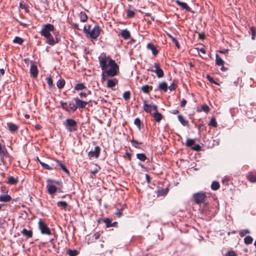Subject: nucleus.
I'll use <instances>...</instances> for the list:
<instances>
[{"instance_id": "nucleus-1", "label": "nucleus", "mask_w": 256, "mask_h": 256, "mask_svg": "<svg viewBox=\"0 0 256 256\" xmlns=\"http://www.w3.org/2000/svg\"><path fill=\"white\" fill-rule=\"evenodd\" d=\"M108 65L110 66V68L106 71L102 72V79L104 80V73L106 74V76L110 77H113L118 74L119 72V66L115 62V61L112 59H110L108 62Z\"/></svg>"}, {"instance_id": "nucleus-2", "label": "nucleus", "mask_w": 256, "mask_h": 256, "mask_svg": "<svg viewBox=\"0 0 256 256\" xmlns=\"http://www.w3.org/2000/svg\"><path fill=\"white\" fill-rule=\"evenodd\" d=\"M64 125L70 132H75L78 130L76 122L73 119L67 118L64 123Z\"/></svg>"}, {"instance_id": "nucleus-3", "label": "nucleus", "mask_w": 256, "mask_h": 256, "mask_svg": "<svg viewBox=\"0 0 256 256\" xmlns=\"http://www.w3.org/2000/svg\"><path fill=\"white\" fill-rule=\"evenodd\" d=\"M192 198L196 204H200L206 201V196L204 192H198L193 194Z\"/></svg>"}, {"instance_id": "nucleus-4", "label": "nucleus", "mask_w": 256, "mask_h": 256, "mask_svg": "<svg viewBox=\"0 0 256 256\" xmlns=\"http://www.w3.org/2000/svg\"><path fill=\"white\" fill-rule=\"evenodd\" d=\"M54 27L53 24H45L43 26L42 28L40 31V34L44 38L48 37L50 36V32H53Z\"/></svg>"}, {"instance_id": "nucleus-5", "label": "nucleus", "mask_w": 256, "mask_h": 256, "mask_svg": "<svg viewBox=\"0 0 256 256\" xmlns=\"http://www.w3.org/2000/svg\"><path fill=\"white\" fill-rule=\"evenodd\" d=\"M38 224L42 234L46 235L52 234V232L50 228L48 226L47 224L42 220H39Z\"/></svg>"}, {"instance_id": "nucleus-6", "label": "nucleus", "mask_w": 256, "mask_h": 256, "mask_svg": "<svg viewBox=\"0 0 256 256\" xmlns=\"http://www.w3.org/2000/svg\"><path fill=\"white\" fill-rule=\"evenodd\" d=\"M84 30L86 32L90 34L91 38L96 39L100 35L101 30L99 26H95L92 30L87 32L86 26L84 27Z\"/></svg>"}, {"instance_id": "nucleus-7", "label": "nucleus", "mask_w": 256, "mask_h": 256, "mask_svg": "<svg viewBox=\"0 0 256 256\" xmlns=\"http://www.w3.org/2000/svg\"><path fill=\"white\" fill-rule=\"evenodd\" d=\"M100 66L102 68V72H104L108 68V61L110 60V56L106 57V56H104V57H99L98 58Z\"/></svg>"}, {"instance_id": "nucleus-8", "label": "nucleus", "mask_w": 256, "mask_h": 256, "mask_svg": "<svg viewBox=\"0 0 256 256\" xmlns=\"http://www.w3.org/2000/svg\"><path fill=\"white\" fill-rule=\"evenodd\" d=\"M154 66L155 68L154 70H152V72H154L158 78H161L164 76V72L163 70L160 68V64L158 62H155L154 64Z\"/></svg>"}, {"instance_id": "nucleus-9", "label": "nucleus", "mask_w": 256, "mask_h": 256, "mask_svg": "<svg viewBox=\"0 0 256 256\" xmlns=\"http://www.w3.org/2000/svg\"><path fill=\"white\" fill-rule=\"evenodd\" d=\"M224 62L223 60L216 54V64L217 66H222L221 70L222 72H225L228 70V68L224 66Z\"/></svg>"}, {"instance_id": "nucleus-10", "label": "nucleus", "mask_w": 256, "mask_h": 256, "mask_svg": "<svg viewBox=\"0 0 256 256\" xmlns=\"http://www.w3.org/2000/svg\"><path fill=\"white\" fill-rule=\"evenodd\" d=\"M153 110L154 112V114H152V116L156 122H160L162 118V115L158 112V107L156 106H153Z\"/></svg>"}, {"instance_id": "nucleus-11", "label": "nucleus", "mask_w": 256, "mask_h": 256, "mask_svg": "<svg viewBox=\"0 0 256 256\" xmlns=\"http://www.w3.org/2000/svg\"><path fill=\"white\" fill-rule=\"evenodd\" d=\"M100 148L98 146H96L94 148V151H90L88 153V156L90 158L95 157L96 158H98L100 156Z\"/></svg>"}, {"instance_id": "nucleus-12", "label": "nucleus", "mask_w": 256, "mask_h": 256, "mask_svg": "<svg viewBox=\"0 0 256 256\" xmlns=\"http://www.w3.org/2000/svg\"><path fill=\"white\" fill-rule=\"evenodd\" d=\"M38 161L39 162L40 164H41V166H42L43 168L46 170H56L57 168L56 167L55 164L54 163L50 162V164H46L44 162H42L40 161L38 158Z\"/></svg>"}, {"instance_id": "nucleus-13", "label": "nucleus", "mask_w": 256, "mask_h": 256, "mask_svg": "<svg viewBox=\"0 0 256 256\" xmlns=\"http://www.w3.org/2000/svg\"><path fill=\"white\" fill-rule=\"evenodd\" d=\"M74 100L76 103L77 108H85L86 105L88 104V102L83 101L79 99L78 98H74Z\"/></svg>"}, {"instance_id": "nucleus-14", "label": "nucleus", "mask_w": 256, "mask_h": 256, "mask_svg": "<svg viewBox=\"0 0 256 256\" xmlns=\"http://www.w3.org/2000/svg\"><path fill=\"white\" fill-rule=\"evenodd\" d=\"M0 156L1 160L4 163L5 158H8L9 154L5 146H4L2 150H0Z\"/></svg>"}, {"instance_id": "nucleus-15", "label": "nucleus", "mask_w": 256, "mask_h": 256, "mask_svg": "<svg viewBox=\"0 0 256 256\" xmlns=\"http://www.w3.org/2000/svg\"><path fill=\"white\" fill-rule=\"evenodd\" d=\"M21 233L24 236H25L26 238H31L33 236V232L32 230H28L26 228L23 229L21 231Z\"/></svg>"}, {"instance_id": "nucleus-16", "label": "nucleus", "mask_w": 256, "mask_h": 256, "mask_svg": "<svg viewBox=\"0 0 256 256\" xmlns=\"http://www.w3.org/2000/svg\"><path fill=\"white\" fill-rule=\"evenodd\" d=\"M30 73L32 77H37L38 74V70L37 66L36 64H32L31 65L30 68Z\"/></svg>"}, {"instance_id": "nucleus-17", "label": "nucleus", "mask_w": 256, "mask_h": 256, "mask_svg": "<svg viewBox=\"0 0 256 256\" xmlns=\"http://www.w3.org/2000/svg\"><path fill=\"white\" fill-rule=\"evenodd\" d=\"M176 2L182 9H185L188 12H192V8L186 3L180 2L179 0H176Z\"/></svg>"}, {"instance_id": "nucleus-18", "label": "nucleus", "mask_w": 256, "mask_h": 256, "mask_svg": "<svg viewBox=\"0 0 256 256\" xmlns=\"http://www.w3.org/2000/svg\"><path fill=\"white\" fill-rule=\"evenodd\" d=\"M118 84V80L116 78L108 80L107 82L106 86L108 88H112Z\"/></svg>"}, {"instance_id": "nucleus-19", "label": "nucleus", "mask_w": 256, "mask_h": 256, "mask_svg": "<svg viewBox=\"0 0 256 256\" xmlns=\"http://www.w3.org/2000/svg\"><path fill=\"white\" fill-rule=\"evenodd\" d=\"M54 164H55L56 167L57 166H60V168L67 174H69L70 172L66 168V166L63 164L60 161L56 160L54 162Z\"/></svg>"}, {"instance_id": "nucleus-20", "label": "nucleus", "mask_w": 256, "mask_h": 256, "mask_svg": "<svg viewBox=\"0 0 256 256\" xmlns=\"http://www.w3.org/2000/svg\"><path fill=\"white\" fill-rule=\"evenodd\" d=\"M7 124L8 128V130L12 132L17 131L19 128V127L18 126L13 123L9 122Z\"/></svg>"}, {"instance_id": "nucleus-21", "label": "nucleus", "mask_w": 256, "mask_h": 256, "mask_svg": "<svg viewBox=\"0 0 256 256\" xmlns=\"http://www.w3.org/2000/svg\"><path fill=\"white\" fill-rule=\"evenodd\" d=\"M46 187L50 194H54L56 192L57 188L54 185L48 184Z\"/></svg>"}, {"instance_id": "nucleus-22", "label": "nucleus", "mask_w": 256, "mask_h": 256, "mask_svg": "<svg viewBox=\"0 0 256 256\" xmlns=\"http://www.w3.org/2000/svg\"><path fill=\"white\" fill-rule=\"evenodd\" d=\"M147 48L152 51V52L154 56H156L158 52V51L156 50L154 44L152 43H148L147 44Z\"/></svg>"}, {"instance_id": "nucleus-23", "label": "nucleus", "mask_w": 256, "mask_h": 256, "mask_svg": "<svg viewBox=\"0 0 256 256\" xmlns=\"http://www.w3.org/2000/svg\"><path fill=\"white\" fill-rule=\"evenodd\" d=\"M120 34L124 40H128L130 38V32L127 29L122 30Z\"/></svg>"}, {"instance_id": "nucleus-24", "label": "nucleus", "mask_w": 256, "mask_h": 256, "mask_svg": "<svg viewBox=\"0 0 256 256\" xmlns=\"http://www.w3.org/2000/svg\"><path fill=\"white\" fill-rule=\"evenodd\" d=\"M178 120L184 126H189L188 122L185 120V118H184V116L182 115H178Z\"/></svg>"}, {"instance_id": "nucleus-25", "label": "nucleus", "mask_w": 256, "mask_h": 256, "mask_svg": "<svg viewBox=\"0 0 256 256\" xmlns=\"http://www.w3.org/2000/svg\"><path fill=\"white\" fill-rule=\"evenodd\" d=\"M154 105H149L147 104H146V101H144V111H146V112L151 113L152 111L153 110V106Z\"/></svg>"}, {"instance_id": "nucleus-26", "label": "nucleus", "mask_w": 256, "mask_h": 256, "mask_svg": "<svg viewBox=\"0 0 256 256\" xmlns=\"http://www.w3.org/2000/svg\"><path fill=\"white\" fill-rule=\"evenodd\" d=\"M157 196H166L168 192V188H162L158 190L156 192Z\"/></svg>"}, {"instance_id": "nucleus-27", "label": "nucleus", "mask_w": 256, "mask_h": 256, "mask_svg": "<svg viewBox=\"0 0 256 256\" xmlns=\"http://www.w3.org/2000/svg\"><path fill=\"white\" fill-rule=\"evenodd\" d=\"M46 38H47L46 42L51 46H54L56 43L58 42L57 39L56 40L52 34Z\"/></svg>"}, {"instance_id": "nucleus-28", "label": "nucleus", "mask_w": 256, "mask_h": 256, "mask_svg": "<svg viewBox=\"0 0 256 256\" xmlns=\"http://www.w3.org/2000/svg\"><path fill=\"white\" fill-rule=\"evenodd\" d=\"M11 200V196L8 194H4L0 196V201L2 202H8L10 201Z\"/></svg>"}, {"instance_id": "nucleus-29", "label": "nucleus", "mask_w": 256, "mask_h": 256, "mask_svg": "<svg viewBox=\"0 0 256 256\" xmlns=\"http://www.w3.org/2000/svg\"><path fill=\"white\" fill-rule=\"evenodd\" d=\"M142 90L145 94H148L152 90V86L148 85H144L141 88Z\"/></svg>"}, {"instance_id": "nucleus-30", "label": "nucleus", "mask_w": 256, "mask_h": 256, "mask_svg": "<svg viewBox=\"0 0 256 256\" xmlns=\"http://www.w3.org/2000/svg\"><path fill=\"white\" fill-rule=\"evenodd\" d=\"M130 142H131L132 146L136 148H140V145H142V142H140L138 140H136L132 138V140H130Z\"/></svg>"}, {"instance_id": "nucleus-31", "label": "nucleus", "mask_w": 256, "mask_h": 256, "mask_svg": "<svg viewBox=\"0 0 256 256\" xmlns=\"http://www.w3.org/2000/svg\"><path fill=\"white\" fill-rule=\"evenodd\" d=\"M158 88L160 90H163L164 92H167L168 90V84L166 82H162L159 84Z\"/></svg>"}, {"instance_id": "nucleus-32", "label": "nucleus", "mask_w": 256, "mask_h": 256, "mask_svg": "<svg viewBox=\"0 0 256 256\" xmlns=\"http://www.w3.org/2000/svg\"><path fill=\"white\" fill-rule=\"evenodd\" d=\"M18 180L17 178H15L14 176H10L8 178L7 183L10 184H15L18 182Z\"/></svg>"}, {"instance_id": "nucleus-33", "label": "nucleus", "mask_w": 256, "mask_h": 256, "mask_svg": "<svg viewBox=\"0 0 256 256\" xmlns=\"http://www.w3.org/2000/svg\"><path fill=\"white\" fill-rule=\"evenodd\" d=\"M57 205L58 207H61L64 210H66L68 206V203L64 201H58L57 202Z\"/></svg>"}, {"instance_id": "nucleus-34", "label": "nucleus", "mask_w": 256, "mask_h": 256, "mask_svg": "<svg viewBox=\"0 0 256 256\" xmlns=\"http://www.w3.org/2000/svg\"><path fill=\"white\" fill-rule=\"evenodd\" d=\"M80 18L82 22H86L88 20V16L85 12H82L80 14Z\"/></svg>"}, {"instance_id": "nucleus-35", "label": "nucleus", "mask_w": 256, "mask_h": 256, "mask_svg": "<svg viewBox=\"0 0 256 256\" xmlns=\"http://www.w3.org/2000/svg\"><path fill=\"white\" fill-rule=\"evenodd\" d=\"M20 7L22 9H24L26 10V12H29V9H28V6L26 4L24 1H22L20 3Z\"/></svg>"}, {"instance_id": "nucleus-36", "label": "nucleus", "mask_w": 256, "mask_h": 256, "mask_svg": "<svg viewBox=\"0 0 256 256\" xmlns=\"http://www.w3.org/2000/svg\"><path fill=\"white\" fill-rule=\"evenodd\" d=\"M86 88V86L83 83H80L76 84L74 86V90H80Z\"/></svg>"}, {"instance_id": "nucleus-37", "label": "nucleus", "mask_w": 256, "mask_h": 256, "mask_svg": "<svg viewBox=\"0 0 256 256\" xmlns=\"http://www.w3.org/2000/svg\"><path fill=\"white\" fill-rule=\"evenodd\" d=\"M64 84L65 80L64 79H60L58 80V81L56 82V86L58 88L60 89H61L62 88H64Z\"/></svg>"}, {"instance_id": "nucleus-38", "label": "nucleus", "mask_w": 256, "mask_h": 256, "mask_svg": "<svg viewBox=\"0 0 256 256\" xmlns=\"http://www.w3.org/2000/svg\"><path fill=\"white\" fill-rule=\"evenodd\" d=\"M136 158L140 160L142 162H144L146 160V156L145 155V154L143 153H140L136 154Z\"/></svg>"}, {"instance_id": "nucleus-39", "label": "nucleus", "mask_w": 256, "mask_h": 256, "mask_svg": "<svg viewBox=\"0 0 256 256\" xmlns=\"http://www.w3.org/2000/svg\"><path fill=\"white\" fill-rule=\"evenodd\" d=\"M248 180L252 182H256V173L254 174L252 173H250L248 176Z\"/></svg>"}, {"instance_id": "nucleus-40", "label": "nucleus", "mask_w": 256, "mask_h": 256, "mask_svg": "<svg viewBox=\"0 0 256 256\" xmlns=\"http://www.w3.org/2000/svg\"><path fill=\"white\" fill-rule=\"evenodd\" d=\"M220 186L219 182L216 181L213 182L211 185L212 189L214 190H218L220 188Z\"/></svg>"}, {"instance_id": "nucleus-41", "label": "nucleus", "mask_w": 256, "mask_h": 256, "mask_svg": "<svg viewBox=\"0 0 256 256\" xmlns=\"http://www.w3.org/2000/svg\"><path fill=\"white\" fill-rule=\"evenodd\" d=\"M253 238L251 236H248L244 238V242L246 244H250L252 243Z\"/></svg>"}, {"instance_id": "nucleus-42", "label": "nucleus", "mask_w": 256, "mask_h": 256, "mask_svg": "<svg viewBox=\"0 0 256 256\" xmlns=\"http://www.w3.org/2000/svg\"><path fill=\"white\" fill-rule=\"evenodd\" d=\"M100 220L103 221L106 224V228H110L112 222V220L109 218H106L105 219H102L99 220L98 222H99Z\"/></svg>"}, {"instance_id": "nucleus-43", "label": "nucleus", "mask_w": 256, "mask_h": 256, "mask_svg": "<svg viewBox=\"0 0 256 256\" xmlns=\"http://www.w3.org/2000/svg\"><path fill=\"white\" fill-rule=\"evenodd\" d=\"M135 16V12L131 10H128L127 11L126 17L128 18H132Z\"/></svg>"}, {"instance_id": "nucleus-44", "label": "nucleus", "mask_w": 256, "mask_h": 256, "mask_svg": "<svg viewBox=\"0 0 256 256\" xmlns=\"http://www.w3.org/2000/svg\"><path fill=\"white\" fill-rule=\"evenodd\" d=\"M78 254V252L76 250H72L70 249L68 250V254L70 256H76Z\"/></svg>"}, {"instance_id": "nucleus-45", "label": "nucleus", "mask_w": 256, "mask_h": 256, "mask_svg": "<svg viewBox=\"0 0 256 256\" xmlns=\"http://www.w3.org/2000/svg\"><path fill=\"white\" fill-rule=\"evenodd\" d=\"M14 43H16L19 44H22L24 42V40L20 37L16 36L13 40Z\"/></svg>"}, {"instance_id": "nucleus-46", "label": "nucleus", "mask_w": 256, "mask_h": 256, "mask_svg": "<svg viewBox=\"0 0 256 256\" xmlns=\"http://www.w3.org/2000/svg\"><path fill=\"white\" fill-rule=\"evenodd\" d=\"M208 125L210 126H212L216 128L218 126L217 122H216V118H212L210 122L208 124Z\"/></svg>"}, {"instance_id": "nucleus-47", "label": "nucleus", "mask_w": 256, "mask_h": 256, "mask_svg": "<svg viewBox=\"0 0 256 256\" xmlns=\"http://www.w3.org/2000/svg\"><path fill=\"white\" fill-rule=\"evenodd\" d=\"M130 91L125 92L123 94V98L128 100L130 98Z\"/></svg>"}, {"instance_id": "nucleus-48", "label": "nucleus", "mask_w": 256, "mask_h": 256, "mask_svg": "<svg viewBox=\"0 0 256 256\" xmlns=\"http://www.w3.org/2000/svg\"><path fill=\"white\" fill-rule=\"evenodd\" d=\"M250 30L252 32V39L254 40L256 36V30L254 26L250 28Z\"/></svg>"}, {"instance_id": "nucleus-49", "label": "nucleus", "mask_w": 256, "mask_h": 256, "mask_svg": "<svg viewBox=\"0 0 256 256\" xmlns=\"http://www.w3.org/2000/svg\"><path fill=\"white\" fill-rule=\"evenodd\" d=\"M69 109L72 110L73 112H75L77 110L76 104H74L73 102H70L69 103Z\"/></svg>"}, {"instance_id": "nucleus-50", "label": "nucleus", "mask_w": 256, "mask_h": 256, "mask_svg": "<svg viewBox=\"0 0 256 256\" xmlns=\"http://www.w3.org/2000/svg\"><path fill=\"white\" fill-rule=\"evenodd\" d=\"M250 232L248 230H244L240 231L239 234L241 237H243L247 234H250Z\"/></svg>"}, {"instance_id": "nucleus-51", "label": "nucleus", "mask_w": 256, "mask_h": 256, "mask_svg": "<svg viewBox=\"0 0 256 256\" xmlns=\"http://www.w3.org/2000/svg\"><path fill=\"white\" fill-rule=\"evenodd\" d=\"M60 105H61L62 108L66 112H69L70 111V109H69V108L68 106V104H67L66 102H60Z\"/></svg>"}, {"instance_id": "nucleus-52", "label": "nucleus", "mask_w": 256, "mask_h": 256, "mask_svg": "<svg viewBox=\"0 0 256 256\" xmlns=\"http://www.w3.org/2000/svg\"><path fill=\"white\" fill-rule=\"evenodd\" d=\"M206 78L208 80V81L210 82V83H212V84H216V85H220V84L218 83L217 82H216L214 80V78L211 77L210 76V75L209 74H207L206 76Z\"/></svg>"}, {"instance_id": "nucleus-53", "label": "nucleus", "mask_w": 256, "mask_h": 256, "mask_svg": "<svg viewBox=\"0 0 256 256\" xmlns=\"http://www.w3.org/2000/svg\"><path fill=\"white\" fill-rule=\"evenodd\" d=\"M194 143V140L193 139H188L186 142V146L188 147L192 146Z\"/></svg>"}, {"instance_id": "nucleus-54", "label": "nucleus", "mask_w": 256, "mask_h": 256, "mask_svg": "<svg viewBox=\"0 0 256 256\" xmlns=\"http://www.w3.org/2000/svg\"><path fill=\"white\" fill-rule=\"evenodd\" d=\"M169 36L170 38L172 39V42H174L176 46L178 48H180V45L179 44V42H178L176 40V38H174L173 36H172L170 35H169Z\"/></svg>"}, {"instance_id": "nucleus-55", "label": "nucleus", "mask_w": 256, "mask_h": 256, "mask_svg": "<svg viewBox=\"0 0 256 256\" xmlns=\"http://www.w3.org/2000/svg\"><path fill=\"white\" fill-rule=\"evenodd\" d=\"M134 124L138 126L139 130H140L141 121L139 118L135 119Z\"/></svg>"}, {"instance_id": "nucleus-56", "label": "nucleus", "mask_w": 256, "mask_h": 256, "mask_svg": "<svg viewBox=\"0 0 256 256\" xmlns=\"http://www.w3.org/2000/svg\"><path fill=\"white\" fill-rule=\"evenodd\" d=\"M202 110L208 113L209 112L210 108L207 104H204L202 106Z\"/></svg>"}, {"instance_id": "nucleus-57", "label": "nucleus", "mask_w": 256, "mask_h": 256, "mask_svg": "<svg viewBox=\"0 0 256 256\" xmlns=\"http://www.w3.org/2000/svg\"><path fill=\"white\" fill-rule=\"evenodd\" d=\"M224 256H236V253L234 251L230 250V251H228V252H226L224 254Z\"/></svg>"}, {"instance_id": "nucleus-58", "label": "nucleus", "mask_w": 256, "mask_h": 256, "mask_svg": "<svg viewBox=\"0 0 256 256\" xmlns=\"http://www.w3.org/2000/svg\"><path fill=\"white\" fill-rule=\"evenodd\" d=\"M95 166L96 168L91 170V173L94 175L96 174L100 170V167L98 165H95Z\"/></svg>"}, {"instance_id": "nucleus-59", "label": "nucleus", "mask_w": 256, "mask_h": 256, "mask_svg": "<svg viewBox=\"0 0 256 256\" xmlns=\"http://www.w3.org/2000/svg\"><path fill=\"white\" fill-rule=\"evenodd\" d=\"M192 149L196 151H200L201 150V146L198 144H196L194 146L192 147Z\"/></svg>"}, {"instance_id": "nucleus-60", "label": "nucleus", "mask_w": 256, "mask_h": 256, "mask_svg": "<svg viewBox=\"0 0 256 256\" xmlns=\"http://www.w3.org/2000/svg\"><path fill=\"white\" fill-rule=\"evenodd\" d=\"M177 88V85L174 83H172L170 86H169L168 88L170 90H174Z\"/></svg>"}, {"instance_id": "nucleus-61", "label": "nucleus", "mask_w": 256, "mask_h": 256, "mask_svg": "<svg viewBox=\"0 0 256 256\" xmlns=\"http://www.w3.org/2000/svg\"><path fill=\"white\" fill-rule=\"evenodd\" d=\"M47 83L50 86H52L53 84V80L52 78L50 76L47 78Z\"/></svg>"}, {"instance_id": "nucleus-62", "label": "nucleus", "mask_w": 256, "mask_h": 256, "mask_svg": "<svg viewBox=\"0 0 256 256\" xmlns=\"http://www.w3.org/2000/svg\"><path fill=\"white\" fill-rule=\"evenodd\" d=\"M100 234L99 232H96L93 236L94 237V238L96 240L99 239L100 238Z\"/></svg>"}, {"instance_id": "nucleus-63", "label": "nucleus", "mask_w": 256, "mask_h": 256, "mask_svg": "<svg viewBox=\"0 0 256 256\" xmlns=\"http://www.w3.org/2000/svg\"><path fill=\"white\" fill-rule=\"evenodd\" d=\"M90 94V91H89L88 94H86V93H85V92H82L80 94V96L82 98L83 97H84L86 98L88 94Z\"/></svg>"}, {"instance_id": "nucleus-64", "label": "nucleus", "mask_w": 256, "mask_h": 256, "mask_svg": "<svg viewBox=\"0 0 256 256\" xmlns=\"http://www.w3.org/2000/svg\"><path fill=\"white\" fill-rule=\"evenodd\" d=\"M230 178H226L224 180H222V182L223 184H226V185H228V182L230 181Z\"/></svg>"}]
</instances>
